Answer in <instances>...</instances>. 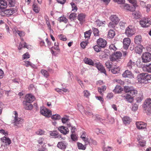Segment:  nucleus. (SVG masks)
I'll use <instances>...</instances> for the list:
<instances>
[{
	"instance_id": "nucleus-59",
	"label": "nucleus",
	"mask_w": 151,
	"mask_h": 151,
	"mask_svg": "<svg viewBox=\"0 0 151 151\" xmlns=\"http://www.w3.org/2000/svg\"><path fill=\"white\" fill-rule=\"evenodd\" d=\"M69 120V119H68L65 117H63L61 119L62 122L63 124L68 122V121Z\"/></svg>"
},
{
	"instance_id": "nucleus-7",
	"label": "nucleus",
	"mask_w": 151,
	"mask_h": 151,
	"mask_svg": "<svg viewBox=\"0 0 151 151\" xmlns=\"http://www.w3.org/2000/svg\"><path fill=\"white\" fill-rule=\"evenodd\" d=\"M35 99V97L31 94H27L25 96L24 100L23 103L24 104L27 103H31L34 101Z\"/></svg>"
},
{
	"instance_id": "nucleus-18",
	"label": "nucleus",
	"mask_w": 151,
	"mask_h": 151,
	"mask_svg": "<svg viewBox=\"0 0 151 151\" xmlns=\"http://www.w3.org/2000/svg\"><path fill=\"white\" fill-rule=\"evenodd\" d=\"M142 40V37L140 35H138L136 36L134 38V42L135 43L138 45H139L141 47H143V46L140 44Z\"/></svg>"
},
{
	"instance_id": "nucleus-8",
	"label": "nucleus",
	"mask_w": 151,
	"mask_h": 151,
	"mask_svg": "<svg viewBox=\"0 0 151 151\" xmlns=\"http://www.w3.org/2000/svg\"><path fill=\"white\" fill-rule=\"evenodd\" d=\"M94 66L96 67L101 73H104L106 75H107L104 67L100 63H95Z\"/></svg>"
},
{
	"instance_id": "nucleus-2",
	"label": "nucleus",
	"mask_w": 151,
	"mask_h": 151,
	"mask_svg": "<svg viewBox=\"0 0 151 151\" xmlns=\"http://www.w3.org/2000/svg\"><path fill=\"white\" fill-rule=\"evenodd\" d=\"M137 93V91L134 88L131 89L128 94L123 96L126 100L128 102L132 103L134 100L133 98Z\"/></svg>"
},
{
	"instance_id": "nucleus-60",
	"label": "nucleus",
	"mask_w": 151,
	"mask_h": 151,
	"mask_svg": "<svg viewBox=\"0 0 151 151\" xmlns=\"http://www.w3.org/2000/svg\"><path fill=\"white\" fill-rule=\"evenodd\" d=\"M19 47H27V45L26 42H24L23 43L21 42L19 44Z\"/></svg>"
},
{
	"instance_id": "nucleus-58",
	"label": "nucleus",
	"mask_w": 151,
	"mask_h": 151,
	"mask_svg": "<svg viewBox=\"0 0 151 151\" xmlns=\"http://www.w3.org/2000/svg\"><path fill=\"white\" fill-rule=\"evenodd\" d=\"M71 138L72 140L75 141L77 140V137H76V135L73 134H72L71 135Z\"/></svg>"
},
{
	"instance_id": "nucleus-13",
	"label": "nucleus",
	"mask_w": 151,
	"mask_h": 151,
	"mask_svg": "<svg viewBox=\"0 0 151 151\" xmlns=\"http://www.w3.org/2000/svg\"><path fill=\"white\" fill-rule=\"evenodd\" d=\"M145 74V73H142L138 76L137 77V80L140 83H146V79H145L146 78Z\"/></svg>"
},
{
	"instance_id": "nucleus-23",
	"label": "nucleus",
	"mask_w": 151,
	"mask_h": 151,
	"mask_svg": "<svg viewBox=\"0 0 151 151\" xmlns=\"http://www.w3.org/2000/svg\"><path fill=\"white\" fill-rule=\"evenodd\" d=\"M130 43L131 40L129 38H124L123 41V47H128Z\"/></svg>"
},
{
	"instance_id": "nucleus-47",
	"label": "nucleus",
	"mask_w": 151,
	"mask_h": 151,
	"mask_svg": "<svg viewBox=\"0 0 151 151\" xmlns=\"http://www.w3.org/2000/svg\"><path fill=\"white\" fill-rule=\"evenodd\" d=\"M142 48H134V51L137 53L140 54L142 53Z\"/></svg>"
},
{
	"instance_id": "nucleus-12",
	"label": "nucleus",
	"mask_w": 151,
	"mask_h": 151,
	"mask_svg": "<svg viewBox=\"0 0 151 151\" xmlns=\"http://www.w3.org/2000/svg\"><path fill=\"white\" fill-rule=\"evenodd\" d=\"M1 141H2L3 144L1 146L2 147L3 145L4 146L6 145H9L12 142L11 140L8 137L4 136L2 138H1Z\"/></svg>"
},
{
	"instance_id": "nucleus-30",
	"label": "nucleus",
	"mask_w": 151,
	"mask_h": 151,
	"mask_svg": "<svg viewBox=\"0 0 151 151\" xmlns=\"http://www.w3.org/2000/svg\"><path fill=\"white\" fill-rule=\"evenodd\" d=\"M135 65V62H133L130 59L127 64V67L128 69H131Z\"/></svg>"
},
{
	"instance_id": "nucleus-5",
	"label": "nucleus",
	"mask_w": 151,
	"mask_h": 151,
	"mask_svg": "<svg viewBox=\"0 0 151 151\" xmlns=\"http://www.w3.org/2000/svg\"><path fill=\"white\" fill-rule=\"evenodd\" d=\"M122 56V54L120 52H116L110 55V59L112 61H116L117 60L120 59Z\"/></svg>"
},
{
	"instance_id": "nucleus-21",
	"label": "nucleus",
	"mask_w": 151,
	"mask_h": 151,
	"mask_svg": "<svg viewBox=\"0 0 151 151\" xmlns=\"http://www.w3.org/2000/svg\"><path fill=\"white\" fill-rule=\"evenodd\" d=\"M125 34L128 37H131L134 34L133 29L128 27L126 29Z\"/></svg>"
},
{
	"instance_id": "nucleus-52",
	"label": "nucleus",
	"mask_w": 151,
	"mask_h": 151,
	"mask_svg": "<svg viewBox=\"0 0 151 151\" xmlns=\"http://www.w3.org/2000/svg\"><path fill=\"white\" fill-rule=\"evenodd\" d=\"M115 2H117L119 4H123L125 2V0H113Z\"/></svg>"
},
{
	"instance_id": "nucleus-44",
	"label": "nucleus",
	"mask_w": 151,
	"mask_h": 151,
	"mask_svg": "<svg viewBox=\"0 0 151 151\" xmlns=\"http://www.w3.org/2000/svg\"><path fill=\"white\" fill-rule=\"evenodd\" d=\"M25 63L26 65V66L27 67L28 66H30L33 68H34L35 67V65L32 64V63L28 61H25Z\"/></svg>"
},
{
	"instance_id": "nucleus-43",
	"label": "nucleus",
	"mask_w": 151,
	"mask_h": 151,
	"mask_svg": "<svg viewBox=\"0 0 151 151\" xmlns=\"http://www.w3.org/2000/svg\"><path fill=\"white\" fill-rule=\"evenodd\" d=\"M133 88V87H129V86H124V90L125 92L126 93H127L128 94L131 89H132Z\"/></svg>"
},
{
	"instance_id": "nucleus-1",
	"label": "nucleus",
	"mask_w": 151,
	"mask_h": 151,
	"mask_svg": "<svg viewBox=\"0 0 151 151\" xmlns=\"http://www.w3.org/2000/svg\"><path fill=\"white\" fill-rule=\"evenodd\" d=\"M10 7H15V8L6 9L7 2L6 0H1V15L9 17L17 11V8L15 6L16 0H7Z\"/></svg>"
},
{
	"instance_id": "nucleus-57",
	"label": "nucleus",
	"mask_w": 151,
	"mask_h": 151,
	"mask_svg": "<svg viewBox=\"0 0 151 151\" xmlns=\"http://www.w3.org/2000/svg\"><path fill=\"white\" fill-rule=\"evenodd\" d=\"M52 115V114L51 111L47 109V112L46 113L45 116L49 117L50 116H51Z\"/></svg>"
},
{
	"instance_id": "nucleus-56",
	"label": "nucleus",
	"mask_w": 151,
	"mask_h": 151,
	"mask_svg": "<svg viewBox=\"0 0 151 151\" xmlns=\"http://www.w3.org/2000/svg\"><path fill=\"white\" fill-rule=\"evenodd\" d=\"M30 58V55L28 52H26L23 55V60L29 58Z\"/></svg>"
},
{
	"instance_id": "nucleus-37",
	"label": "nucleus",
	"mask_w": 151,
	"mask_h": 151,
	"mask_svg": "<svg viewBox=\"0 0 151 151\" xmlns=\"http://www.w3.org/2000/svg\"><path fill=\"white\" fill-rule=\"evenodd\" d=\"M51 119L54 120H59L61 119V117L58 114H53L51 116Z\"/></svg>"
},
{
	"instance_id": "nucleus-4",
	"label": "nucleus",
	"mask_w": 151,
	"mask_h": 151,
	"mask_svg": "<svg viewBox=\"0 0 151 151\" xmlns=\"http://www.w3.org/2000/svg\"><path fill=\"white\" fill-rule=\"evenodd\" d=\"M149 52H145L142 55V62L147 63L151 60V48H146Z\"/></svg>"
},
{
	"instance_id": "nucleus-26",
	"label": "nucleus",
	"mask_w": 151,
	"mask_h": 151,
	"mask_svg": "<svg viewBox=\"0 0 151 151\" xmlns=\"http://www.w3.org/2000/svg\"><path fill=\"white\" fill-rule=\"evenodd\" d=\"M84 61L86 64H88L90 65H91L94 66L95 65V63H94L92 60L88 58H85L84 59Z\"/></svg>"
},
{
	"instance_id": "nucleus-39",
	"label": "nucleus",
	"mask_w": 151,
	"mask_h": 151,
	"mask_svg": "<svg viewBox=\"0 0 151 151\" xmlns=\"http://www.w3.org/2000/svg\"><path fill=\"white\" fill-rule=\"evenodd\" d=\"M41 72L42 75L46 78H47L49 76V74L48 72L46 70H41Z\"/></svg>"
},
{
	"instance_id": "nucleus-10",
	"label": "nucleus",
	"mask_w": 151,
	"mask_h": 151,
	"mask_svg": "<svg viewBox=\"0 0 151 151\" xmlns=\"http://www.w3.org/2000/svg\"><path fill=\"white\" fill-rule=\"evenodd\" d=\"M50 132V135L52 137V138H61L62 139L64 140L65 139V138L63 137V138L62 136V135H59L58 134V132L56 130H54L53 131H51Z\"/></svg>"
},
{
	"instance_id": "nucleus-62",
	"label": "nucleus",
	"mask_w": 151,
	"mask_h": 151,
	"mask_svg": "<svg viewBox=\"0 0 151 151\" xmlns=\"http://www.w3.org/2000/svg\"><path fill=\"white\" fill-rule=\"evenodd\" d=\"M138 108V105L136 104H134L132 108V110L134 111H136L137 110Z\"/></svg>"
},
{
	"instance_id": "nucleus-28",
	"label": "nucleus",
	"mask_w": 151,
	"mask_h": 151,
	"mask_svg": "<svg viewBox=\"0 0 151 151\" xmlns=\"http://www.w3.org/2000/svg\"><path fill=\"white\" fill-rule=\"evenodd\" d=\"M122 120L123 123L125 124H129L131 121L130 118L127 116H124Z\"/></svg>"
},
{
	"instance_id": "nucleus-22",
	"label": "nucleus",
	"mask_w": 151,
	"mask_h": 151,
	"mask_svg": "<svg viewBox=\"0 0 151 151\" xmlns=\"http://www.w3.org/2000/svg\"><path fill=\"white\" fill-rule=\"evenodd\" d=\"M51 53L53 55L56 56L60 52V49L59 48H49Z\"/></svg>"
},
{
	"instance_id": "nucleus-9",
	"label": "nucleus",
	"mask_w": 151,
	"mask_h": 151,
	"mask_svg": "<svg viewBox=\"0 0 151 151\" xmlns=\"http://www.w3.org/2000/svg\"><path fill=\"white\" fill-rule=\"evenodd\" d=\"M14 113L15 116L14 117V119L12 120V122L14 123L16 125L18 126V124L22 122L23 120L21 118H18V114L16 111H14Z\"/></svg>"
},
{
	"instance_id": "nucleus-16",
	"label": "nucleus",
	"mask_w": 151,
	"mask_h": 151,
	"mask_svg": "<svg viewBox=\"0 0 151 151\" xmlns=\"http://www.w3.org/2000/svg\"><path fill=\"white\" fill-rule=\"evenodd\" d=\"M58 130L61 133L64 135L67 134L69 132L68 128L64 126L59 127L58 128Z\"/></svg>"
},
{
	"instance_id": "nucleus-55",
	"label": "nucleus",
	"mask_w": 151,
	"mask_h": 151,
	"mask_svg": "<svg viewBox=\"0 0 151 151\" xmlns=\"http://www.w3.org/2000/svg\"><path fill=\"white\" fill-rule=\"evenodd\" d=\"M145 77L146 78V81H148L149 80H150L151 79V75H149L148 73H145Z\"/></svg>"
},
{
	"instance_id": "nucleus-27",
	"label": "nucleus",
	"mask_w": 151,
	"mask_h": 151,
	"mask_svg": "<svg viewBox=\"0 0 151 151\" xmlns=\"http://www.w3.org/2000/svg\"><path fill=\"white\" fill-rule=\"evenodd\" d=\"M23 104L24 106V108L26 110H31L33 108V106L31 103H27L24 104L23 103Z\"/></svg>"
},
{
	"instance_id": "nucleus-35",
	"label": "nucleus",
	"mask_w": 151,
	"mask_h": 151,
	"mask_svg": "<svg viewBox=\"0 0 151 151\" xmlns=\"http://www.w3.org/2000/svg\"><path fill=\"white\" fill-rule=\"evenodd\" d=\"M47 112V109L44 107H41L40 109V113L42 115L45 116L46 113Z\"/></svg>"
},
{
	"instance_id": "nucleus-53",
	"label": "nucleus",
	"mask_w": 151,
	"mask_h": 151,
	"mask_svg": "<svg viewBox=\"0 0 151 151\" xmlns=\"http://www.w3.org/2000/svg\"><path fill=\"white\" fill-rule=\"evenodd\" d=\"M119 70L118 69L116 68H112L111 70V72L113 74H116L118 73L119 72Z\"/></svg>"
},
{
	"instance_id": "nucleus-3",
	"label": "nucleus",
	"mask_w": 151,
	"mask_h": 151,
	"mask_svg": "<svg viewBox=\"0 0 151 151\" xmlns=\"http://www.w3.org/2000/svg\"><path fill=\"white\" fill-rule=\"evenodd\" d=\"M144 110L147 115L151 114V99H148L145 101L143 106Z\"/></svg>"
},
{
	"instance_id": "nucleus-38",
	"label": "nucleus",
	"mask_w": 151,
	"mask_h": 151,
	"mask_svg": "<svg viewBox=\"0 0 151 151\" xmlns=\"http://www.w3.org/2000/svg\"><path fill=\"white\" fill-rule=\"evenodd\" d=\"M70 4L72 7V11H74V12L77 11L78 10V8L75 4L73 2H72L70 3Z\"/></svg>"
},
{
	"instance_id": "nucleus-36",
	"label": "nucleus",
	"mask_w": 151,
	"mask_h": 151,
	"mask_svg": "<svg viewBox=\"0 0 151 151\" xmlns=\"http://www.w3.org/2000/svg\"><path fill=\"white\" fill-rule=\"evenodd\" d=\"M134 18L136 19H138L141 16V14L139 11L135 12L133 13L132 14Z\"/></svg>"
},
{
	"instance_id": "nucleus-29",
	"label": "nucleus",
	"mask_w": 151,
	"mask_h": 151,
	"mask_svg": "<svg viewBox=\"0 0 151 151\" xmlns=\"http://www.w3.org/2000/svg\"><path fill=\"white\" fill-rule=\"evenodd\" d=\"M122 88L121 86L116 85L114 89L113 90V91L115 93H119L121 92L122 91Z\"/></svg>"
},
{
	"instance_id": "nucleus-49",
	"label": "nucleus",
	"mask_w": 151,
	"mask_h": 151,
	"mask_svg": "<svg viewBox=\"0 0 151 151\" xmlns=\"http://www.w3.org/2000/svg\"><path fill=\"white\" fill-rule=\"evenodd\" d=\"M59 39L61 40L65 41H66L67 40L66 37L63 35L60 34L59 35Z\"/></svg>"
},
{
	"instance_id": "nucleus-61",
	"label": "nucleus",
	"mask_w": 151,
	"mask_h": 151,
	"mask_svg": "<svg viewBox=\"0 0 151 151\" xmlns=\"http://www.w3.org/2000/svg\"><path fill=\"white\" fill-rule=\"evenodd\" d=\"M82 139L85 142V145H86L88 144H90V142L88 141V139L86 137H85V139Z\"/></svg>"
},
{
	"instance_id": "nucleus-45",
	"label": "nucleus",
	"mask_w": 151,
	"mask_h": 151,
	"mask_svg": "<svg viewBox=\"0 0 151 151\" xmlns=\"http://www.w3.org/2000/svg\"><path fill=\"white\" fill-rule=\"evenodd\" d=\"M145 70L149 73L151 72V63L146 65Z\"/></svg>"
},
{
	"instance_id": "nucleus-51",
	"label": "nucleus",
	"mask_w": 151,
	"mask_h": 151,
	"mask_svg": "<svg viewBox=\"0 0 151 151\" xmlns=\"http://www.w3.org/2000/svg\"><path fill=\"white\" fill-rule=\"evenodd\" d=\"M139 143L141 146L144 147L145 145L146 142L145 141L142 139H139Z\"/></svg>"
},
{
	"instance_id": "nucleus-11",
	"label": "nucleus",
	"mask_w": 151,
	"mask_h": 151,
	"mask_svg": "<svg viewBox=\"0 0 151 151\" xmlns=\"http://www.w3.org/2000/svg\"><path fill=\"white\" fill-rule=\"evenodd\" d=\"M98 47H105L107 42L106 40L101 38H99L97 40Z\"/></svg>"
},
{
	"instance_id": "nucleus-34",
	"label": "nucleus",
	"mask_w": 151,
	"mask_h": 151,
	"mask_svg": "<svg viewBox=\"0 0 151 151\" xmlns=\"http://www.w3.org/2000/svg\"><path fill=\"white\" fill-rule=\"evenodd\" d=\"M143 98L144 96L143 93H141L136 99V102L137 103H140L142 101Z\"/></svg>"
},
{
	"instance_id": "nucleus-14",
	"label": "nucleus",
	"mask_w": 151,
	"mask_h": 151,
	"mask_svg": "<svg viewBox=\"0 0 151 151\" xmlns=\"http://www.w3.org/2000/svg\"><path fill=\"white\" fill-rule=\"evenodd\" d=\"M86 15L83 13H81L78 14L77 19L79 21L80 24L82 25L83 23L85 21V18Z\"/></svg>"
},
{
	"instance_id": "nucleus-41",
	"label": "nucleus",
	"mask_w": 151,
	"mask_h": 151,
	"mask_svg": "<svg viewBox=\"0 0 151 151\" xmlns=\"http://www.w3.org/2000/svg\"><path fill=\"white\" fill-rule=\"evenodd\" d=\"M86 145H83L82 143L78 142L77 143V146L78 147V149L82 150H85L86 148Z\"/></svg>"
},
{
	"instance_id": "nucleus-64",
	"label": "nucleus",
	"mask_w": 151,
	"mask_h": 151,
	"mask_svg": "<svg viewBox=\"0 0 151 151\" xmlns=\"http://www.w3.org/2000/svg\"><path fill=\"white\" fill-rule=\"evenodd\" d=\"M44 139L43 138H40L38 140V143L40 144H44L43 141Z\"/></svg>"
},
{
	"instance_id": "nucleus-50",
	"label": "nucleus",
	"mask_w": 151,
	"mask_h": 151,
	"mask_svg": "<svg viewBox=\"0 0 151 151\" xmlns=\"http://www.w3.org/2000/svg\"><path fill=\"white\" fill-rule=\"evenodd\" d=\"M1 133L4 135V136L6 137L8 135V132L7 131L3 129H1Z\"/></svg>"
},
{
	"instance_id": "nucleus-15",
	"label": "nucleus",
	"mask_w": 151,
	"mask_h": 151,
	"mask_svg": "<svg viewBox=\"0 0 151 151\" xmlns=\"http://www.w3.org/2000/svg\"><path fill=\"white\" fill-rule=\"evenodd\" d=\"M137 128L139 129H143L146 128V124L142 122H137L136 123Z\"/></svg>"
},
{
	"instance_id": "nucleus-48",
	"label": "nucleus",
	"mask_w": 151,
	"mask_h": 151,
	"mask_svg": "<svg viewBox=\"0 0 151 151\" xmlns=\"http://www.w3.org/2000/svg\"><path fill=\"white\" fill-rule=\"evenodd\" d=\"M96 119H95V120L97 121H100L101 122L103 121L104 120H105L104 119H102L101 118L100 116L96 114Z\"/></svg>"
},
{
	"instance_id": "nucleus-31",
	"label": "nucleus",
	"mask_w": 151,
	"mask_h": 151,
	"mask_svg": "<svg viewBox=\"0 0 151 151\" xmlns=\"http://www.w3.org/2000/svg\"><path fill=\"white\" fill-rule=\"evenodd\" d=\"M115 35V32L113 30L110 29L108 32V36L111 38H113Z\"/></svg>"
},
{
	"instance_id": "nucleus-25",
	"label": "nucleus",
	"mask_w": 151,
	"mask_h": 151,
	"mask_svg": "<svg viewBox=\"0 0 151 151\" xmlns=\"http://www.w3.org/2000/svg\"><path fill=\"white\" fill-rule=\"evenodd\" d=\"M146 18H143L140 21V24L141 26L143 27H147L149 26V25H147Z\"/></svg>"
},
{
	"instance_id": "nucleus-32",
	"label": "nucleus",
	"mask_w": 151,
	"mask_h": 151,
	"mask_svg": "<svg viewBox=\"0 0 151 151\" xmlns=\"http://www.w3.org/2000/svg\"><path fill=\"white\" fill-rule=\"evenodd\" d=\"M91 30L90 29L88 31H86L84 32V37L86 38H88L87 39L88 40L90 37L91 34Z\"/></svg>"
},
{
	"instance_id": "nucleus-17",
	"label": "nucleus",
	"mask_w": 151,
	"mask_h": 151,
	"mask_svg": "<svg viewBox=\"0 0 151 151\" xmlns=\"http://www.w3.org/2000/svg\"><path fill=\"white\" fill-rule=\"evenodd\" d=\"M68 145L67 143L65 141H62L58 142L57 146L62 150H65Z\"/></svg>"
},
{
	"instance_id": "nucleus-33",
	"label": "nucleus",
	"mask_w": 151,
	"mask_h": 151,
	"mask_svg": "<svg viewBox=\"0 0 151 151\" xmlns=\"http://www.w3.org/2000/svg\"><path fill=\"white\" fill-rule=\"evenodd\" d=\"M58 21L60 22H63L65 23H66L68 22V19L65 17H64L61 16L58 18Z\"/></svg>"
},
{
	"instance_id": "nucleus-19",
	"label": "nucleus",
	"mask_w": 151,
	"mask_h": 151,
	"mask_svg": "<svg viewBox=\"0 0 151 151\" xmlns=\"http://www.w3.org/2000/svg\"><path fill=\"white\" fill-rule=\"evenodd\" d=\"M122 76L124 78H132L133 77L132 73L128 70H126L123 73Z\"/></svg>"
},
{
	"instance_id": "nucleus-6",
	"label": "nucleus",
	"mask_w": 151,
	"mask_h": 151,
	"mask_svg": "<svg viewBox=\"0 0 151 151\" xmlns=\"http://www.w3.org/2000/svg\"><path fill=\"white\" fill-rule=\"evenodd\" d=\"M110 19L112 22L109 23V25L112 27H115L114 24L115 25L117 24L119 20L118 17L116 15H111L110 17Z\"/></svg>"
},
{
	"instance_id": "nucleus-54",
	"label": "nucleus",
	"mask_w": 151,
	"mask_h": 151,
	"mask_svg": "<svg viewBox=\"0 0 151 151\" xmlns=\"http://www.w3.org/2000/svg\"><path fill=\"white\" fill-rule=\"evenodd\" d=\"M112 150V147H104L103 148V151H111Z\"/></svg>"
},
{
	"instance_id": "nucleus-46",
	"label": "nucleus",
	"mask_w": 151,
	"mask_h": 151,
	"mask_svg": "<svg viewBox=\"0 0 151 151\" xmlns=\"http://www.w3.org/2000/svg\"><path fill=\"white\" fill-rule=\"evenodd\" d=\"M89 42L88 40H86L85 41L82 42L80 44L81 47H86L88 44Z\"/></svg>"
},
{
	"instance_id": "nucleus-63",
	"label": "nucleus",
	"mask_w": 151,
	"mask_h": 151,
	"mask_svg": "<svg viewBox=\"0 0 151 151\" xmlns=\"http://www.w3.org/2000/svg\"><path fill=\"white\" fill-rule=\"evenodd\" d=\"M83 93H84V96L86 97H88L90 95V93L87 90L84 91Z\"/></svg>"
},
{
	"instance_id": "nucleus-24",
	"label": "nucleus",
	"mask_w": 151,
	"mask_h": 151,
	"mask_svg": "<svg viewBox=\"0 0 151 151\" xmlns=\"http://www.w3.org/2000/svg\"><path fill=\"white\" fill-rule=\"evenodd\" d=\"M77 17V14L75 12H73L70 14L69 19L71 21H75Z\"/></svg>"
},
{
	"instance_id": "nucleus-20",
	"label": "nucleus",
	"mask_w": 151,
	"mask_h": 151,
	"mask_svg": "<svg viewBox=\"0 0 151 151\" xmlns=\"http://www.w3.org/2000/svg\"><path fill=\"white\" fill-rule=\"evenodd\" d=\"M123 7L124 9L131 12L134 11L136 9L134 8V6H132L131 5H130L127 4H125L123 5Z\"/></svg>"
},
{
	"instance_id": "nucleus-42",
	"label": "nucleus",
	"mask_w": 151,
	"mask_h": 151,
	"mask_svg": "<svg viewBox=\"0 0 151 151\" xmlns=\"http://www.w3.org/2000/svg\"><path fill=\"white\" fill-rule=\"evenodd\" d=\"M92 29L93 30V33L94 35V36H99V31L98 29L94 27H93Z\"/></svg>"
},
{
	"instance_id": "nucleus-40",
	"label": "nucleus",
	"mask_w": 151,
	"mask_h": 151,
	"mask_svg": "<svg viewBox=\"0 0 151 151\" xmlns=\"http://www.w3.org/2000/svg\"><path fill=\"white\" fill-rule=\"evenodd\" d=\"M96 22L97 25L99 27L104 26L105 24V21H100L99 20H96Z\"/></svg>"
}]
</instances>
